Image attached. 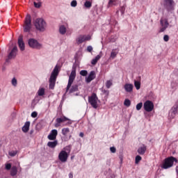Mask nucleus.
I'll list each match as a JSON object with an SVG mask.
<instances>
[{
	"label": "nucleus",
	"mask_w": 178,
	"mask_h": 178,
	"mask_svg": "<svg viewBox=\"0 0 178 178\" xmlns=\"http://www.w3.org/2000/svg\"><path fill=\"white\" fill-rule=\"evenodd\" d=\"M58 75H59V67L58 65H56L51 74V76L49 80V90H54L55 84H56V79H58Z\"/></svg>",
	"instance_id": "1"
},
{
	"label": "nucleus",
	"mask_w": 178,
	"mask_h": 178,
	"mask_svg": "<svg viewBox=\"0 0 178 178\" xmlns=\"http://www.w3.org/2000/svg\"><path fill=\"white\" fill-rule=\"evenodd\" d=\"M177 163L178 160L175 157L171 156L165 158L162 163L161 169H170L174 165V163Z\"/></svg>",
	"instance_id": "2"
},
{
	"label": "nucleus",
	"mask_w": 178,
	"mask_h": 178,
	"mask_svg": "<svg viewBox=\"0 0 178 178\" xmlns=\"http://www.w3.org/2000/svg\"><path fill=\"white\" fill-rule=\"evenodd\" d=\"M16 55H17V46H15L8 54V57L6 59V62L2 66V72H5V70H6V66H8V63H10V59H15L16 58Z\"/></svg>",
	"instance_id": "3"
},
{
	"label": "nucleus",
	"mask_w": 178,
	"mask_h": 178,
	"mask_svg": "<svg viewBox=\"0 0 178 178\" xmlns=\"http://www.w3.org/2000/svg\"><path fill=\"white\" fill-rule=\"evenodd\" d=\"M34 26L38 31L44 32L47 27V22L42 18H38L34 22Z\"/></svg>",
	"instance_id": "4"
},
{
	"label": "nucleus",
	"mask_w": 178,
	"mask_h": 178,
	"mask_svg": "<svg viewBox=\"0 0 178 178\" xmlns=\"http://www.w3.org/2000/svg\"><path fill=\"white\" fill-rule=\"evenodd\" d=\"M65 122H67V124H72V120L69 119L61 113H60V115L56 119L54 127H59L60 126V123H65Z\"/></svg>",
	"instance_id": "5"
},
{
	"label": "nucleus",
	"mask_w": 178,
	"mask_h": 178,
	"mask_svg": "<svg viewBox=\"0 0 178 178\" xmlns=\"http://www.w3.org/2000/svg\"><path fill=\"white\" fill-rule=\"evenodd\" d=\"M175 1L174 0H163V8L168 13H172L175 10Z\"/></svg>",
	"instance_id": "6"
},
{
	"label": "nucleus",
	"mask_w": 178,
	"mask_h": 178,
	"mask_svg": "<svg viewBox=\"0 0 178 178\" xmlns=\"http://www.w3.org/2000/svg\"><path fill=\"white\" fill-rule=\"evenodd\" d=\"M74 79H76V65H72V70L69 76L68 83L66 88V92L67 90L72 87V84H73V81H74Z\"/></svg>",
	"instance_id": "7"
},
{
	"label": "nucleus",
	"mask_w": 178,
	"mask_h": 178,
	"mask_svg": "<svg viewBox=\"0 0 178 178\" xmlns=\"http://www.w3.org/2000/svg\"><path fill=\"white\" fill-rule=\"evenodd\" d=\"M98 101L99 102V100H98V97L97 96V94L95 92L92 93L91 96L88 97V102L95 109H97V108H98Z\"/></svg>",
	"instance_id": "8"
},
{
	"label": "nucleus",
	"mask_w": 178,
	"mask_h": 178,
	"mask_svg": "<svg viewBox=\"0 0 178 178\" xmlns=\"http://www.w3.org/2000/svg\"><path fill=\"white\" fill-rule=\"evenodd\" d=\"M31 31V15H30V14H28L24 21V32L30 33Z\"/></svg>",
	"instance_id": "9"
},
{
	"label": "nucleus",
	"mask_w": 178,
	"mask_h": 178,
	"mask_svg": "<svg viewBox=\"0 0 178 178\" xmlns=\"http://www.w3.org/2000/svg\"><path fill=\"white\" fill-rule=\"evenodd\" d=\"M28 44L30 48H33V49H41L42 48V44L34 38L29 39Z\"/></svg>",
	"instance_id": "10"
},
{
	"label": "nucleus",
	"mask_w": 178,
	"mask_h": 178,
	"mask_svg": "<svg viewBox=\"0 0 178 178\" xmlns=\"http://www.w3.org/2000/svg\"><path fill=\"white\" fill-rule=\"evenodd\" d=\"M160 24L161 28L159 30V33H163L169 27V22L168 21L167 18L161 19H160Z\"/></svg>",
	"instance_id": "11"
},
{
	"label": "nucleus",
	"mask_w": 178,
	"mask_h": 178,
	"mask_svg": "<svg viewBox=\"0 0 178 178\" xmlns=\"http://www.w3.org/2000/svg\"><path fill=\"white\" fill-rule=\"evenodd\" d=\"M67 158H69V154H67V152L65 150H62L58 154V159L63 163H65V162H67Z\"/></svg>",
	"instance_id": "12"
},
{
	"label": "nucleus",
	"mask_w": 178,
	"mask_h": 178,
	"mask_svg": "<svg viewBox=\"0 0 178 178\" xmlns=\"http://www.w3.org/2000/svg\"><path fill=\"white\" fill-rule=\"evenodd\" d=\"M143 108L146 112H152V110L154 109V103L150 100H147L144 103Z\"/></svg>",
	"instance_id": "13"
},
{
	"label": "nucleus",
	"mask_w": 178,
	"mask_h": 178,
	"mask_svg": "<svg viewBox=\"0 0 178 178\" xmlns=\"http://www.w3.org/2000/svg\"><path fill=\"white\" fill-rule=\"evenodd\" d=\"M68 133H70V129L69 128H63L62 129V134L64 136V141H69V140L72 138V135H70L69 137L67 138Z\"/></svg>",
	"instance_id": "14"
},
{
	"label": "nucleus",
	"mask_w": 178,
	"mask_h": 178,
	"mask_svg": "<svg viewBox=\"0 0 178 178\" xmlns=\"http://www.w3.org/2000/svg\"><path fill=\"white\" fill-rule=\"evenodd\" d=\"M58 136V130L52 129L50 134L48 135L47 138L51 141L56 140V136Z\"/></svg>",
	"instance_id": "15"
},
{
	"label": "nucleus",
	"mask_w": 178,
	"mask_h": 178,
	"mask_svg": "<svg viewBox=\"0 0 178 178\" xmlns=\"http://www.w3.org/2000/svg\"><path fill=\"white\" fill-rule=\"evenodd\" d=\"M95 77H97L95 74V71H91L88 77L86 78V83H91V81H92V80H94Z\"/></svg>",
	"instance_id": "16"
},
{
	"label": "nucleus",
	"mask_w": 178,
	"mask_h": 178,
	"mask_svg": "<svg viewBox=\"0 0 178 178\" xmlns=\"http://www.w3.org/2000/svg\"><path fill=\"white\" fill-rule=\"evenodd\" d=\"M18 47L20 51H24L26 49V46L24 44V41H23V37L19 36L18 38Z\"/></svg>",
	"instance_id": "17"
},
{
	"label": "nucleus",
	"mask_w": 178,
	"mask_h": 178,
	"mask_svg": "<svg viewBox=\"0 0 178 178\" xmlns=\"http://www.w3.org/2000/svg\"><path fill=\"white\" fill-rule=\"evenodd\" d=\"M136 79L137 81L134 80V86L136 90H140V88H141V76H138Z\"/></svg>",
	"instance_id": "18"
},
{
	"label": "nucleus",
	"mask_w": 178,
	"mask_h": 178,
	"mask_svg": "<svg viewBox=\"0 0 178 178\" xmlns=\"http://www.w3.org/2000/svg\"><path fill=\"white\" fill-rule=\"evenodd\" d=\"M67 91H69V94H73V92H76V91H79V85H71L70 88Z\"/></svg>",
	"instance_id": "19"
},
{
	"label": "nucleus",
	"mask_w": 178,
	"mask_h": 178,
	"mask_svg": "<svg viewBox=\"0 0 178 178\" xmlns=\"http://www.w3.org/2000/svg\"><path fill=\"white\" fill-rule=\"evenodd\" d=\"M40 102V96H35V98L32 100L31 108L34 109L35 108V105H37Z\"/></svg>",
	"instance_id": "20"
},
{
	"label": "nucleus",
	"mask_w": 178,
	"mask_h": 178,
	"mask_svg": "<svg viewBox=\"0 0 178 178\" xmlns=\"http://www.w3.org/2000/svg\"><path fill=\"white\" fill-rule=\"evenodd\" d=\"M133 84L131 83H126L124 86V88L127 92H133Z\"/></svg>",
	"instance_id": "21"
},
{
	"label": "nucleus",
	"mask_w": 178,
	"mask_h": 178,
	"mask_svg": "<svg viewBox=\"0 0 178 178\" xmlns=\"http://www.w3.org/2000/svg\"><path fill=\"white\" fill-rule=\"evenodd\" d=\"M29 130H30V121L26 122L24 125L22 127V131L24 133H28Z\"/></svg>",
	"instance_id": "22"
},
{
	"label": "nucleus",
	"mask_w": 178,
	"mask_h": 178,
	"mask_svg": "<svg viewBox=\"0 0 178 178\" xmlns=\"http://www.w3.org/2000/svg\"><path fill=\"white\" fill-rule=\"evenodd\" d=\"M146 151H147V146H145V145H143L142 147H140L138 149V153L139 154V155H144Z\"/></svg>",
	"instance_id": "23"
},
{
	"label": "nucleus",
	"mask_w": 178,
	"mask_h": 178,
	"mask_svg": "<svg viewBox=\"0 0 178 178\" xmlns=\"http://www.w3.org/2000/svg\"><path fill=\"white\" fill-rule=\"evenodd\" d=\"M56 145H58V140H55L54 141H49L47 143V147L49 148H56Z\"/></svg>",
	"instance_id": "24"
},
{
	"label": "nucleus",
	"mask_w": 178,
	"mask_h": 178,
	"mask_svg": "<svg viewBox=\"0 0 178 178\" xmlns=\"http://www.w3.org/2000/svg\"><path fill=\"white\" fill-rule=\"evenodd\" d=\"M10 175L13 177H15V176H16V175H17V167H16L15 165L13 166L11 168Z\"/></svg>",
	"instance_id": "25"
},
{
	"label": "nucleus",
	"mask_w": 178,
	"mask_h": 178,
	"mask_svg": "<svg viewBox=\"0 0 178 178\" xmlns=\"http://www.w3.org/2000/svg\"><path fill=\"white\" fill-rule=\"evenodd\" d=\"M59 33L62 35H65L66 34V26L65 25H61L59 28Z\"/></svg>",
	"instance_id": "26"
},
{
	"label": "nucleus",
	"mask_w": 178,
	"mask_h": 178,
	"mask_svg": "<svg viewBox=\"0 0 178 178\" xmlns=\"http://www.w3.org/2000/svg\"><path fill=\"white\" fill-rule=\"evenodd\" d=\"M36 1L38 2L33 1L34 7L37 9H40V8H41L42 6V2H41V0H36Z\"/></svg>",
	"instance_id": "27"
},
{
	"label": "nucleus",
	"mask_w": 178,
	"mask_h": 178,
	"mask_svg": "<svg viewBox=\"0 0 178 178\" xmlns=\"http://www.w3.org/2000/svg\"><path fill=\"white\" fill-rule=\"evenodd\" d=\"M84 41H86L84 40V35H80L78 38H76V44L78 45H80V44H83V42H84Z\"/></svg>",
	"instance_id": "28"
},
{
	"label": "nucleus",
	"mask_w": 178,
	"mask_h": 178,
	"mask_svg": "<svg viewBox=\"0 0 178 178\" xmlns=\"http://www.w3.org/2000/svg\"><path fill=\"white\" fill-rule=\"evenodd\" d=\"M83 6H85L86 9H90L91 6H92V3L90 1H86L83 4Z\"/></svg>",
	"instance_id": "29"
},
{
	"label": "nucleus",
	"mask_w": 178,
	"mask_h": 178,
	"mask_svg": "<svg viewBox=\"0 0 178 178\" xmlns=\"http://www.w3.org/2000/svg\"><path fill=\"white\" fill-rule=\"evenodd\" d=\"M38 94L39 97H42L45 94V89L44 88H42L38 90Z\"/></svg>",
	"instance_id": "30"
},
{
	"label": "nucleus",
	"mask_w": 178,
	"mask_h": 178,
	"mask_svg": "<svg viewBox=\"0 0 178 178\" xmlns=\"http://www.w3.org/2000/svg\"><path fill=\"white\" fill-rule=\"evenodd\" d=\"M172 112H178V100L175 102V105L171 108Z\"/></svg>",
	"instance_id": "31"
},
{
	"label": "nucleus",
	"mask_w": 178,
	"mask_h": 178,
	"mask_svg": "<svg viewBox=\"0 0 178 178\" xmlns=\"http://www.w3.org/2000/svg\"><path fill=\"white\" fill-rule=\"evenodd\" d=\"M127 7V6L126 4H124L123 6H120V10L121 12L122 16H123V15H124V12L126 10Z\"/></svg>",
	"instance_id": "32"
},
{
	"label": "nucleus",
	"mask_w": 178,
	"mask_h": 178,
	"mask_svg": "<svg viewBox=\"0 0 178 178\" xmlns=\"http://www.w3.org/2000/svg\"><path fill=\"white\" fill-rule=\"evenodd\" d=\"M117 55H118V51H115V49H113L111 53V58H112V59H115Z\"/></svg>",
	"instance_id": "33"
},
{
	"label": "nucleus",
	"mask_w": 178,
	"mask_h": 178,
	"mask_svg": "<svg viewBox=\"0 0 178 178\" xmlns=\"http://www.w3.org/2000/svg\"><path fill=\"white\" fill-rule=\"evenodd\" d=\"M79 74H81V76H83V77H86V76L88 74V72L86 70H83L79 72Z\"/></svg>",
	"instance_id": "34"
},
{
	"label": "nucleus",
	"mask_w": 178,
	"mask_h": 178,
	"mask_svg": "<svg viewBox=\"0 0 178 178\" xmlns=\"http://www.w3.org/2000/svg\"><path fill=\"white\" fill-rule=\"evenodd\" d=\"M124 105L125 106H130L131 105V102L129 99H126L124 102Z\"/></svg>",
	"instance_id": "35"
},
{
	"label": "nucleus",
	"mask_w": 178,
	"mask_h": 178,
	"mask_svg": "<svg viewBox=\"0 0 178 178\" xmlns=\"http://www.w3.org/2000/svg\"><path fill=\"white\" fill-rule=\"evenodd\" d=\"M141 159H143V158L140 155L136 156L135 158V163H139Z\"/></svg>",
	"instance_id": "36"
},
{
	"label": "nucleus",
	"mask_w": 178,
	"mask_h": 178,
	"mask_svg": "<svg viewBox=\"0 0 178 178\" xmlns=\"http://www.w3.org/2000/svg\"><path fill=\"white\" fill-rule=\"evenodd\" d=\"M64 151H65V152H67V154H70V151H72V147H70V146H66L64 148Z\"/></svg>",
	"instance_id": "37"
},
{
	"label": "nucleus",
	"mask_w": 178,
	"mask_h": 178,
	"mask_svg": "<svg viewBox=\"0 0 178 178\" xmlns=\"http://www.w3.org/2000/svg\"><path fill=\"white\" fill-rule=\"evenodd\" d=\"M145 117L148 118H151V116H152V112H145L144 113Z\"/></svg>",
	"instance_id": "38"
},
{
	"label": "nucleus",
	"mask_w": 178,
	"mask_h": 178,
	"mask_svg": "<svg viewBox=\"0 0 178 178\" xmlns=\"http://www.w3.org/2000/svg\"><path fill=\"white\" fill-rule=\"evenodd\" d=\"M5 169H6V170H10V169H12V164L6 163Z\"/></svg>",
	"instance_id": "39"
},
{
	"label": "nucleus",
	"mask_w": 178,
	"mask_h": 178,
	"mask_svg": "<svg viewBox=\"0 0 178 178\" xmlns=\"http://www.w3.org/2000/svg\"><path fill=\"white\" fill-rule=\"evenodd\" d=\"M112 86V81H107L106 82V88H111V86Z\"/></svg>",
	"instance_id": "40"
},
{
	"label": "nucleus",
	"mask_w": 178,
	"mask_h": 178,
	"mask_svg": "<svg viewBox=\"0 0 178 178\" xmlns=\"http://www.w3.org/2000/svg\"><path fill=\"white\" fill-rule=\"evenodd\" d=\"M71 6H72V8H76V6H77V1L73 0V1L71 2Z\"/></svg>",
	"instance_id": "41"
},
{
	"label": "nucleus",
	"mask_w": 178,
	"mask_h": 178,
	"mask_svg": "<svg viewBox=\"0 0 178 178\" xmlns=\"http://www.w3.org/2000/svg\"><path fill=\"white\" fill-rule=\"evenodd\" d=\"M12 84L14 86V87H16V86H17V79H16V78H13L12 79Z\"/></svg>",
	"instance_id": "42"
},
{
	"label": "nucleus",
	"mask_w": 178,
	"mask_h": 178,
	"mask_svg": "<svg viewBox=\"0 0 178 178\" xmlns=\"http://www.w3.org/2000/svg\"><path fill=\"white\" fill-rule=\"evenodd\" d=\"M143 108V102H140L136 105V110L140 111Z\"/></svg>",
	"instance_id": "43"
},
{
	"label": "nucleus",
	"mask_w": 178,
	"mask_h": 178,
	"mask_svg": "<svg viewBox=\"0 0 178 178\" xmlns=\"http://www.w3.org/2000/svg\"><path fill=\"white\" fill-rule=\"evenodd\" d=\"M176 87H177V83L176 82L171 83V88H172V90H176Z\"/></svg>",
	"instance_id": "44"
},
{
	"label": "nucleus",
	"mask_w": 178,
	"mask_h": 178,
	"mask_svg": "<svg viewBox=\"0 0 178 178\" xmlns=\"http://www.w3.org/2000/svg\"><path fill=\"white\" fill-rule=\"evenodd\" d=\"M83 38L85 41H90V40H91V36L90 35H83Z\"/></svg>",
	"instance_id": "45"
},
{
	"label": "nucleus",
	"mask_w": 178,
	"mask_h": 178,
	"mask_svg": "<svg viewBox=\"0 0 178 178\" xmlns=\"http://www.w3.org/2000/svg\"><path fill=\"white\" fill-rule=\"evenodd\" d=\"M17 154V152L16 151H12L9 152L10 156H16V154Z\"/></svg>",
	"instance_id": "46"
},
{
	"label": "nucleus",
	"mask_w": 178,
	"mask_h": 178,
	"mask_svg": "<svg viewBox=\"0 0 178 178\" xmlns=\"http://www.w3.org/2000/svg\"><path fill=\"white\" fill-rule=\"evenodd\" d=\"M110 151L111 152H112V154H115V152H116V147H110Z\"/></svg>",
	"instance_id": "47"
},
{
	"label": "nucleus",
	"mask_w": 178,
	"mask_h": 178,
	"mask_svg": "<svg viewBox=\"0 0 178 178\" xmlns=\"http://www.w3.org/2000/svg\"><path fill=\"white\" fill-rule=\"evenodd\" d=\"M163 40H164V41H165V42H168V41H169V35H165L163 36Z\"/></svg>",
	"instance_id": "48"
},
{
	"label": "nucleus",
	"mask_w": 178,
	"mask_h": 178,
	"mask_svg": "<svg viewBox=\"0 0 178 178\" xmlns=\"http://www.w3.org/2000/svg\"><path fill=\"white\" fill-rule=\"evenodd\" d=\"M87 51L88 52H92V46H88Z\"/></svg>",
	"instance_id": "49"
},
{
	"label": "nucleus",
	"mask_w": 178,
	"mask_h": 178,
	"mask_svg": "<svg viewBox=\"0 0 178 178\" xmlns=\"http://www.w3.org/2000/svg\"><path fill=\"white\" fill-rule=\"evenodd\" d=\"M38 115V114L37 113V112H32L31 117L32 118H37Z\"/></svg>",
	"instance_id": "50"
},
{
	"label": "nucleus",
	"mask_w": 178,
	"mask_h": 178,
	"mask_svg": "<svg viewBox=\"0 0 178 178\" xmlns=\"http://www.w3.org/2000/svg\"><path fill=\"white\" fill-rule=\"evenodd\" d=\"M101 57H102V56L99 54V55H97V56L95 58V59L96 61L98 62V60H99L101 59Z\"/></svg>",
	"instance_id": "51"
},
{
	"label": "nucleus",
	"mask_w": 178,
	"mask_h": 178,
	"mask_svg": "<svg viewBox=\"0 0 178 178\" xmlns=\"http://www.w3.org/2000/svg\"><path fill=\"white\" fill-rule=\"evenodd\" d=\"M98 61H96L95 58H93L92 60H91V64L93 65H97Z\"/></svg>",
	"instance_id": "52"
},
{
	"label": "nucleus",
	"mask_w": 178,
	"mask_h": 178,
	"mask_svg": "<svg viewBox=\"0 0 178 178\" xmlns=\"http://www.w3.org/2000/svg\"><path fill=\"white\" fill-rule=\"evenodd\" d=\"M176 115L175 113L171 112L168 113V116H172V118H175V115Z\"/></svg>",
	"instance_id": "53"
},
{
	"label": "nucleus",
	"mask_w": 178,
	"mask_h": 178,
	"mask_svg": "<svg viewBox=\"0 0 178 178\" xmlns=\"http://www.w3.org/2000/svg\"><path fill=\"white\" fill-rule=\"evenodd\" d=\"M115 41H116V39H114V38H113V36H111V42H115Z\"/></svg>",
	"instance_id": "54"
},
{
	"label": "nucleus",
	"mask_w": 178,
	"mask_h": 178,
	"mask_svg": "<svg viewBox=\"0 0 178 178\" xmlns=\"http://www.w3.org/2000/svg\"><path fill=\"white\" fill-rule=\"evenodd\" d=\"M104 94H107V95H109V91H108V90H104Z\"/></svg>",
	"instance_id": "55"
},
{
	"label": "nucleus",
	"mask_w": 178,
	"mask_h": 178,
	"mask_svg": "<svg viewBox=\"0 0 178 178\" xmlns=\"http://www.w3.org/2000/svg\"><path fill=\"white\" fill-rule=\"evenodd\" d=\"M80 137H84V134L83 132H81L79 134Z\"/></svg>",
	"instance_id": "56"
},
{
	"label": "nucleus",
	"mask_w": 178,
	"mask_h": 178,
	"mask_svg": "<svg viewBox=\"0 0 178 178\" xmlns=\"http://www.w3.org/2000/svg\"><path fill=\"white\" fill-rule=\"evenodd\" d=\"M111 3H113V0H109L108 5H111Z\"/></svg>",
	"instance_id": "57"
},
{
	"label": "nucleus",
	"mask_w": 178,
	"mask_h": 178,
	"mask_svg": "<svg viewBox=\"0 0 178 178\" xmlns=\"http://www.w3.org/2000/svg\"><path fill=\"white\" fill-rule=\"evenodd\" d=\"M69 178H73V174L70 173L69 174Z\"/></svg>",
	"instance_id": "58"
},
{
	"label": "nucleus",
	"mask_w": 178,
	"mask_h": 178,
	"mask_svg": "<svg viewBox=\"0 0 178 178\" xmlns=\"http://www.w3.org/2000/svg\"><path fill=\"white\" fill-rule=\"evenodd\" d=\"M34 133V129H31V131H30V134H33Z\"/></svg>",
	"instance_id": "59"
},
{
	"label": "nucleus",
	"mask_w": 178,
	"mask_h": 178,
	"mask_svg": "<svg viewBox=\"0 0 178 178\" xmlns=\"http://www.w3.org/2000/svg\"><path fill=\"white\" fill-rule=\"evenodd\" d=\"M175 170H176L177 175H178V166L176 167Z\"/></svg>",
	"instance_id": "60"
},
{
	"label": "nucleus",
	"mask_w": 178,
	"mask_h": 178,
	"mask_svg": "<svg viewBox=\"0 0 178 178\" xmlns=\"http://www.w3.org/2000/svg\"><path fill=\"white\" fill-rule=\"evenodd\" d=\"M80 95V92H76L74 95L79 96Z\"/></svg>",
	"instance_id": "61"
},
{
	"label": "nucleus",
	"mask_w": 178,
	"mask_h": 178,
	"mask_svg": "<svg viewBox=\"0 0 178 178\" xmlns=\"http://www.w3.org/2000/svg\"><path fill=\"white\" fill-rule=\"evenodd\" d=\"M120 159H121V162L123 161V159L122 158V156H120Z\"/></svg>",
	"instance_id": "62"
},
{
	"label": "nucleus",
	"mask_w": 178,
	"mask_h": 178,
	"mask_svg": "<svg viewBox=\"0 0 178 178\" xmlns=\"http://www.w3.org/2000/svg\"><path fill=\"white\" fill-rule=\"evenodd\" d=\"M73 158H74V156H71V159H73Z\"/></svg>",
	"instance_id": "63"
},
{
	"label": "nucleus",
	"mask_w": 178,
	"mask_h": 178,
	"mask_svg": "<svg viewBox=\"0 0 178 178\" xmlns=\"http://www.w3.org/2000/svg\"><path fill=\"white\" fill-rule=\"evenodd\" d=\"M116 13H119V10H117Z\"/></svg>",
	"instance_id": "64"
}]
</instances>
